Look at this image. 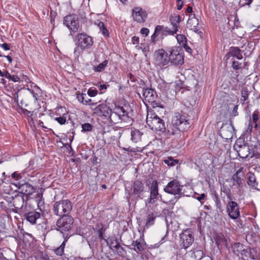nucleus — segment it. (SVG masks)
Wrapping results in <instances>:
<instances>
[{"label": "nucleus", "instance_id": "f257e3e1", "mask_svg": "<svg viewBox=\"0 0 260 260\" xmlns=\"http://www.w3.org/2000/svg\"><path fill=\"white\" fill-rule=\"evenodd\" d=\"M93 114L106 119L110 118L112 122L117 123L122 121H127L129 118L128 112L125 108L119 105H115L114 111L105 103L99 104L95 107H91Z\"/></svg>", "mask_w": 260, "mask_h": 260}, {"label": "nucleus", "instance_id": "f03ea898", "mask_svg": "<svg viewBox=\"0 0 260 260\" xmlns=\"http://www.w3.org/2000/svg\"><path fill=\"white\" fill-rule=\"evenodd\" d=\"M146 192L144 183L139 179L135 180L131 187H124L125 198L128 204H136L138 201L143 200Z\"/></svg>", "mask_w": 260, "mask_h": 260}, {"label": "nucleus", "instance_id": "7ed1b4c3", "mask_svg": "<svg viewBox=\"0 0 260 260\" xmlns=\"http://www.w3.org/2000/svg\"><path fill=\"white\" fill-rule=\"evenodd\" d=\"M75 44L76 47L74 50V55L78 56V49L82 52L90 49L93 44V40L92 37L85 32L78 33L76 36Z\"/></svg>", "mask_w": 260, "mask_h": 260}, {"label": "nucleus", "instance_id": "20e7f679", "mask_svg": "<svg viewBox=\"0 0 260 260\" xmlns=\"http://www.w3.org/2000/svg\"><path fill=\"white\" fill-rule=\"evenodd\" d=\"M183 187L184 186L181 185L179 181L174 179L167 184L164 187V190L166 193L174 195V198L170 202L175 201L176 203L180 198L187 196L183 191Z\"/></svg>", "mask_w": 260, "mask_h": 260}, {"label": "nucleus", "instance_id": "39448f33", "mask_svg": "<svg viewBox=\"0 0 260 260\" xmlns=\"http://www.w3.org/2000/svg\"><path fill=\"white\" fill-rule=\"evenodd\" d=\"M72 208V203L69 200H61L54 203L52 210L55 215L61 217L69 215Z\"/></svg>", "mask_w": 260, "mask_h": 260}, {"label": "nucleus", "instance_id": "423d86ee", "mask_svg": "<svg viewBox=\"0 0 260 260\" xmlns=\"http://www.w3.org/2000/svg\"><path fill=\"white\" fill-rule=\"evenodd\" d=\"M146 123L152 130L161 133L166 132V127L164 120L159 118L155 113L147 114Z\"/></svg>", "mask_w": 260, "mask_h": 260}, {"label": "nucleus", "instance_id": "0eeeda50", "mask_svg": "<svg viewBox=\"0 0 260 260\" xmlns=\"http://www.w3.org/2000/svg\"><path fill=\"white\" fill-rule=\"evenodd\" d=\"M234 149L237 152L238 156L242 158H251L253 156V153L251 154L250 148L243 138L238 139L234 145Z\"/></svg>", "mask_w": 260, "mask_h": 260}, {"label": "nucleus", "instance_id": "6e6552de", "mask_svg": "<svg viewBox=\"0 0 260 260\" xmlns=\"http://www.w3.org/2000/svg\"><path fill=\"white\" fill-rule=\"evenodd\" d=\"M168 52L169 53V62L171 65L177 66L184 63V52L179 47H173L168 51Z\"/></svg>", "mask_w": 260, "mask_h": 260}, {"label": "nucleus", "instance_id": "1a4fd4ad", "mask_svg": "<svg viewBox=\"0 0 260 260\" xmlns=\"http://www.w3.org/2000/svg\"><path fill=\"white\" fill-rule=\"evenodd\" d=\"M74 222V218L70 215L61 216L56 221L55 229L63 234L72 229Z\"/></svg>", "mask_w": 260, "mask_h": 260}, {"label": "nucleus", "instance_id": "9d476101", "mask_svg": "<svg viewBox=\"0 0 260 260\" xmlns=\"http://www.w3.org/2000/svg\"><path fill=\"white\" fill-rule=\"evenodd\" d=\"M194 237L191 229H186L179 234V244L181 248L186 249L193 243Z\"/></svg>", "mask_w": 260, "mask_h": 260}, {"label": "nucleus", "instance_id": "9b49d317", "mask_svg": "<svg viewBox=\"0 0 260 260\" xmlns=\"http://www.w3.org/2000/svg\"><path fill=\"white\" fill-rule=\"evenodd\" d=\"M232 250L235 255L243 260H250L253 258L250 249L239 242L234 243L232 245Z\"/></svg>", "mask_w": 260, "mask_h": 260}, {"label": "nucleus", "instance_id": "f8f14e48", "mask_svg": "<svg viewBox=\"0 0 260 260\" xmlns=\"http://www.w3.org/2000/svg\"><path fill=\"white\" fill-rule=\"evenodd\" d=\"M154 62L156 66L162 68L169 63V53L163 49H159L154 54Z\"/></svg>", "mask_w": 260, "mask_h": 260}, {"label": "nucleus", "instance_id": "ddd939ff", "mask_svg": "<svg viewBox=\"0 0 260 260\" xmlns=\"http://www.w3.org/2000/svg\"><path fill=\"white\" fill-rule=\"evenodd\" d=\"M172 121L182 132L187 131L190 126L189 119L185 115L179 112L175 113Z\"/></svg>", "mask_w": 260, "mask_h": 260}, {"label": "nucleus", "instance_id": "4468645a", "mask_svg": "<svg viewBox=\"0 0 260 260\" xmlns=\"http://www.w3.org/2000/svg\"><path fill=\"white\" fill-rule=\"evenodd\" d=\"M63 24L73 32H77L81 29L78 17L76 14H70L64 17Z\"/></svg>", "mask_w": 260, "mask_h": 260}, {"label": "nucleus", "instance_id": "2eb2a0df", "mask_svg": "<svg viewBox=\"0 0 260 260\" xmlns=\"http://www.w3.org/2000/svg\"><path fill=\"white\" fill-rule=\"evenodd\" d=\"M143 95L145 101L149 103L153 108L160 107L159 103L156 102L157 95L156 91L152 88L143 89Z\"/></svg>", "mask_w": 260, "mask_h": 260}, {"label": "nucleus", "instance_id": "dca6fc26", "mask_svg": "<svg viewBox=\"0 0 260 260\" xmlns=\"http://www.w3.org/2000/svg\"><path fill=\"white\" fill-rule=\"evenodd\" d=\"M260 114L258 110H255L250 118L247 128L246 129L247 133L251 134L254 130H258L260 129Z\"/></svg>", "mask_w": 260, "mask_h": 260}, {"label": "nucleus", "instance_id": "f3484780", "mask_svg": "<svg viewBox=\"0 0 260 260\" xmlns=\"http://www.w3.org/2000/svg\"><path fill=\"white\" fill-rule=\"evenodd\" d=\"M226 211L228 216L232 219H237L240 216V208L238 203L230 200L226 205Z\"/></svg>", "mask_w": 260, "mask_h": 260}, {"label": "nucleus", "instance_id": "a211bd4d", "mask_svg": "<svg viewBox=\"0 0 260 260\" xmlns=\"http://www.w3.org/2000/svg\"><path fill=\"white\" fill-rule=\"evenodd\" d=\"M132 16L134 21L137 23H144L147 18L148 14L143 8L140 7H135L132 10Z\"/></svg>", "mask_w": 260, "mask_h": 260}, {"label": "nucleus", "instance_id": "6ab92c4d", "mask_svg": "<svg viewBox=\"0 0 260 260\" xmlns=\"http://www.w3.org/2000/svg\"><path fill=\"white\" fill-rule=\"evenodd\" d=\"M235 129L232 122L230 123L222 124L219 130V135L223 138L226 140L232 139Z\"/></svg>", "mask_w": 260, "mask_h": 260}, {"label": "nucleus", "instance_id": "aec40b11", "mask_svg": "<svg viewBox=\"0 0 260 260\" xmlns=\"http://www.w3.org/2000/svg\"><path fill=\"white\" fill-rule=\"evenodd\" d=\"M158 183L157 180L152 181L150 186V197L147 199L148 203L153 204L158 199Z\"/></svg>", "mask_w": 260, "mask_h": 260}, {"label": "nucleus", "instance_id": "412c9836", "mask_svg": "<svg viewBox=\"0 0 260 260\" xmlns=\"http://www.w3.org/2000/svg\"><path fill=\"white\" fill-rule=\"evenodd\" d=\"M244 168L240 167L232 176L231 180L234 181L233 185H237L238 189L243 187L244 180L240 177V174L243 172Z\"/></svg>", "mask_w": 260, "mask_h": 260}, {"label": "nucleus", "instance_id": "4be33fe9", "mask_svg": "<svg viewBox=\"0 0 260 260\" xmlns=\"http://www.w3.org/2000/svg\"><path fill=\"white\" fill-rule=\"evenodd\" d=\"M24 217L30 223L35 224L37 220L41 218V213L35 210H32L24 213Z\"/></svg>", "mask_w": 260, "mask_h": 260}, {"label": "nucleus", "instance_id": "5701e85b", "mask_svg": "<svg viewBox=\"0 0 260 260\" xmlns=\"http://www.w3.org/2000/svg\"><path fill=\"white\" fill-rule=\"evenodd\" d=\"M214 239L219 249L223 247H228L227 239L223 234L216 233L214 237Z\"/></svg>", "mask_w": 260, "mask_h": 260}, {"label": "nucleus", "instance_id": "b1692460", "mask_svg": "<svg viewBox=\"0 0 260 260\" xmlns=\"http://www.w3.org/2000/svg\"><path fill=\"white\" fill-rule=\"evenodd\" d=\"M77 98L80 103L85 105L91 106V107H93V106H95L99 103H100V101L98 102H94L91 99H88L86 94L83 93L77 94Z\"/></svg>", "mask_w": 260, "mask_h": 260}, {"label": "nucleus", "instance_id": "393cba45", "mask_svg": "<svg viewBox=\"0 0 260 260\" xmlns=\"http://www.w3.org/2000/svg\"><path fill=\"white\" fill-rule=\"evenodd\" d=\"M187 27L194 32H198L199 30V21L194 17V15L190 14L189 19L187 22Z\"/></svg>", "mask_w": 260, "mask_h": 260}, {"label": "nucleus", "instance_id": "a878e982", "mask_svg": "<svg viewBox=\"0 0 260 260\" xmlns=\"http://www.w3.org/2000/svg\"><path fill=\"white\" fill-rule=\"evenodd\" d=\"M247 182L249 186L252 189L258 190V188H260L259 182L257 181L253 173L249 172L247 174Z\"/></svg>", "mask_w": 260, "mask_h": 260}, {"label": "nucleus", "instance_id": "bb28decb", "mask_svg": "<svg viewBox=\"0 0 260 260\" xmlns=\"http://www.w3.org/2000/svg\"><path fill=\"white\" fill-rule=\"evenodd\" d=\"M241 52V50L238 47H230L229 52L225 55L226 59H229L231 57H236L240 60L242 59Z\"/></svg>", "mask_w": 260, "mask_h": 260}, {"label": "nucleus", "instance_id": "cd10ccee", "mask_svg": "<svg viewBox=\"0 0 260 260\" xmlns=\"http://www.w3.org/2000/svg\"><path fill=\"white\" fill-rule=\"evenodd\" d=\"M19 189L22 194H25L27 197L32 194L35 192L34 186L28 183L19 184Z\"/></svg>", "mask_w": 260, "mask_h": 260}, {"label": "nucleus", "instance_id": "c85d7f7f", "mask_svg": "<svg viewBox=\"0 0 260 260\" xmlns=\"http://www.w3.org/2000/svg\"><path fill=\"white\" fill-rule=\"evenodd\" d=\"M181 132L182 131L179 127L174 124L172 121H171V123L168 124L167 127H166L165 132H166L167 134L169 136L179 135Z\"/></svg>", "mask_w": 260, "mask_h": 260}, {"label": "nucleus", "instance_id": "c756f323", "mask_svg": "<svg viewBox=\"0 0 260 260\" xmlns=\"http://www.w3.org/2000/svg\"><path fill=\"white\" fill-rule=\"evenodd\" d=\"M155 31L157 32L158 34L160 35V37L168 35H174L175 34L172 29L163 25H158L155 27Z\"/></svg>", "mask_w": 260, "mask_h": 260}, {"label": "nucleus", "instance_id": "7c9ffc66", "mask_svg": "<svg viewBox=\"0 0 260 260\" xmlns=\"http://www.w3.org/2000/svg\"><path fill=\"white\" fill-rule=\"evenodd\" d=\"M170 21L173 26L172 30L175 34L178 31V28L179 23L181 22V18L180 15H178L176 16H171L170 18Z\"/></svg>", "mask_w": 260, "mask_h": 260}, {"label": "nucleus", "instance_id": "2f4dec72", "mask_svg": "<svg viewBox=\"0 0 260 260\" xmlns=\"http://www.w3.org/2000/svg\"><path fill=\"white\" fill-rule=\"evenodd\" d=\"M157 212L148 211L147 212L146 222L145 226L149 228L154 223V221L156 217H158Z\"/></svg>", "mask_w": 260, "mask_h": 260}, {"label": "nucleus", "instance_id": "473e14b6", "mask_svg": "<svg viewBox=\"0 0 260 260\" xmlns=\"http://www.w3.org/2000/svg\"><path fill=\"white\" fill-rule=\"evenodd\" d=\"M105 240L109 246L110 249L114 252L115 251V249L118 246L120 245L115 236L109 237L107 239Z\"/></svg>", "mask_w": 260, "mask_h": 260}, {"label": "nucleus", "instance_id": "72a5a7b5", "mask_svg": "<svg viewBox=\"0 0 260 260\" xmlns=\"http://www.w3.org/2000/svg\"><path fill=\"white\" fill-rule=\"evenodd\" d=\"M24 198L21 195L15 196L13 200L14 207L16 209H20L24 205Z\"/></svg>", "mask_w": 260, "mask_h": 260}, {"label": "nucleus", "instance_id": "f704fd0d", "mask_svg": "<svg viewBox=\"0 0 260 260\" xmlns=\"http://www.w3.org/2000/svg\"><path fill=\"white\" fill-rule=\"evenodd\" d=\"M94 24L96 25L100 29L102 34L105 37L109 36V32L107 27L105 26L104 22L101 21V20H97L94 21Z\"/></svg>", "mask_w": 260, "mask_h": 260}, {"label": "nucleus", "instance_id": "c9c22d12", "mask_svg": "<svg viewBox=\"0 0 260 260\" xmlns=\"http://www.w3.org/2000/svg\"><path fill=\"white\" fill-rule=\"evenodd\" d=\"M132 245L134 247V250L137 253L142 252L145 249L144 245L141 242L140 240H136V241H133Z\"/></svg>", "mask_w": 260, "mask_h": 260}, {"label": "nucleus", "instance_id": "e433bc0d", "mask_svg": "<svg viewBox=\"0 0 260 260\" xmlns=\"http://www.w3.org/2000/svg\"><path fill=\"white\" fill-rule=\"evenodd\" d=\"M143 135V133L140 132L138 129H134L131 132V140L135 143L138 142L141 140V136Z\"/></svg>", "mask_w": 260, "mask_h": 260}, {"label": "nucleus", "instance_id": "4c0bfd02", "mask_svg": "<svg viewBox=\"0 0 260 260\" xmlns=\"http://www.w3.org/2000/svg\"><path fill=\"white\" fill-rule=\"evenodd\" d=\"M190 252L191 253V257L195 260H201L204 257V252L201 250L195 249L190 250Z\"/></svg>", "mask_w": 260, "mask_h": 260}, {"label": "nucleus", "instance_id": "58836bf2", "mask_svg": "<svg viewBox=\"0 0 260 260\" xmlns=\"http://www.w3.org/2000/svg\"><path fill=\"white\" fill-rule=\"evenodd\" d=\"M241 99L240 100L242 105H244L245 102L248 99L250 92L248 90L246 87H243L242 89L241 92Z\"/></svg>", "mask_w": 260, "mask_h": 260}, {"label": "nucleus", "instance_id": "ea45409f", "mask_svg": "<svg viewBox=\"0 0 260 260\" xmlns=\"http://www.w3.org/2000/svg\"><path fill=\"white\" fill-rule=\"evenodd\" d=\"M221 191L223 192L229 200H233L234 197L232 196L231 190L226 185L223 184L221 187Z\"/></svg>", "mask_w": 260, "mask_h": 260}, {"label": "nucleus", "instance_id": "a19ab883", "mask_svg": "<svg viewBox=\"0 0 260 260\" xmlns=\"http://www.w3.org/2000/svg\"><path fill=\"white\" fill-rule=\"evenodd\" d=\"M95 230H97V234L99 236V238L100 241L105 240L103 237V233L104 230L103 228V225L102 223H98L96 225ZM93 230L95 231V229L93 228Z\"/></svg>", "mask_w": 260, "mask_h": 260}, {"label": "nucleus", "instance_id": "79ce46f5", "mask_svg": "<svg viewBox=\"0 0 260 260\" xmlns=\"http://www.w3.org/2000/svg\"><path fill=\"white\" fill-rule=\"evenodd\" d=\"M108 63V60H105L103 62L100 63L98 66L94 67L93 69L95 72H101L104 71Z\"/></svg>", "mask_w": 260, "mask_h": 260}, {"label": "nucleus", "instance_id": "37998d69", "mask_svg": "<svg viewBox=\"0 0 260 260\" xmlns=\"http://www.w3.org/2000/svg\"><path fill=\"white\" fill-rule=\"evenodd\" d=\"M66 243V241H64L59 247L54 249V252L57 255L62 256L63 254Z\"/></svg>", "mask_w": 260, "mask_h": 260}, {"label": "nucleus", "instance_id": "c03bdc74", "mask_svg": "<svg viewBox=\"0 0 260 260\" xmlns=\"http://www.w3.org/2000/svg\"><path fill=\"white\" fill-rule=\"evenodd\" d=\"M176 39L180 46H183L187 43V38L184 35H177Z\"/></svg>", "mask_w": 260, "mask_h": 260}, {"label": "nucleus", "instance_id": "a18cd8bd", "mask_svg": "<svg viewBox=\"0 0 260 260\" xmlns=\"http://www.w3.org/2000/svg\"><path fill=\"white\" fill-rule=\"evenodd\" d=\"M164 162L168 166L172 167L178 164V160L177 159H174L171 157H169L164 160Z\"/></svg>", "mask_w": 260, "mask_h": 260}, {"label": "nucleus", "instance_id": "49530a36", "mask_svg": "<svg viewBox=\"0 0 260 260\" xmlns=\"http://www.w3.org/2000/svg\"><path fill=\"white\" fill-rule=\"evenodd\" d=\"M115 251L117 252V253L119 256L122 257L126 254V250L121 246V245H119L118 246V247L115 249Z\"/></svg>", "mask_w": 260, "mask_h": 260}, {"label": "nucleus", "instance_id": "de8ad7c7", "mask_svg": "<svg viewBox=\"0 0 260 260\" xmlns=\"http://www.w3.org/2000/svg\"><path fill=\"white\" fill-rule=\"evenodd\" d=\"M93 128V126L89 123H85L82 124V132H90Z\"/></svg>", "mask_w": 260, "mask_h": 260}, {"label": "nucleus", "instance_id": "09e8293b", "mask_svg": "<svg viewBox=\"0 0 260 260\" xmlns=\"http://www.w3.org/2000/svg\"><path fill=\"white\" fill-rule=\"evenodd\" d=\"M66 115L67 114H63L62 116L55 117L54 120L56 121L60 125L64 124L66 122Z\"/></svg>", "mask_w": 260, "mask_h": 260}, {"label": "nucleus", "instance_id": "8fccbe9b", "mask_svg": "<svg viewBox=\"0 0 260 260\" xmlns=\"http://www.w3.org/2000/svg\"><path fill=\"white\" fill-rule=\"evenodd\" d=\"M159 37H160V35H158L157 32H156L155 29H154V31L151 37V42L155 44L158 41Z\"/></svg>", "mask_w": 260, "mask_h": 260}, {"label": "nucleus", "instance_id": "3c124183", "mask_svg": "<svg viewBox=\"0 0 260 260\" xmlns=\"http://www.w3.org/2000/svg\"><path fill=\"white\" fill-rule=\"evenodd\" d=\"M38 207L40 210L42 211L45 210V202L44 199H38Z\"/></svg>", "mask_w": 260, "mask_h": 260}, {"label": "nucleus", "instance_id": "603ef678", "mask_svg": "<svg viewBox=\"0 0 260 260\" xmlns=\"http://www.w3.org/2000/svg\"><path fill=\"white\" fill-rule=\"evenodd\" d=\"M232 60H233V61H232V67L234 70H238L241 69L242 63H240L238 61H235L233 58H232Z\"/></svg>", "mask_w": 260, "mask_h": 260}, {"label": "nucleus", "instance_id": "864d4df0", "mask_svg": "<svg viewBox=\"0 0 260 260\" xmlns=\"http://www.w3.org/2000/svg\"><path fill=\"white\" fill-rule=\"evenodd\" d=\"M162 214L165 217L167 218L171 216L172 212H171L170 209L166 208L162 211Z\"/></svg>", "mask_w": 260, "mask_h": 260}, {"label": "nucleus", "instance_id": "5fc2aeb1", "mask_svg": "<svg viewBox=\"0 0 260 260\" xmlns=\"http://www.w3.org/2000/svg\"><path fill=\"white\" fill-rule=\"evenodd\" d=\"M87 94L90 97L95 96L98 94V90L95 89L89 88L87 91Z\"/></svg>", "mask_w": 260, "mask_h": 260}, {"label": "nucleus", "instance_id": "6e6d98bb", "mask_svg": "<svg viewBox=\"0 0 260 260\" xmlns=\"http://www.w3.org/2000/svg\"><path fill=\"white\" fill-rule=\"evenodd\" d=\"M10 77H7V79L12 80L13 82H16L19 81L20 78L17 75H11L9 73Z\"/></svg>", "mask_w": 260, "mask_h": 260}, {"label": "nucleus", "instance_id": "4d7b16f0", "mask_svg": "<svg viewBox=\"0 0 260 260\" xmlns=\"http://www.w3.org/2000/svg\"><path fill=\"white\" fill-rule=\"evenodd\" d=\"M216 207L219 209L220 211H222V204L220 199H216V201H214Z\"/></svg>", "mask_w": 260, "mask_h": 260}, {"label": "nucleus", "instance_id": "13d9d810", "mask_svg": "<svg viewBox=\"0 0 260 260\" xmlns=\"http://www.w3.org/2000/svg\"><path fill=\"white\" fill-rule=\"evenodd\" d=\"M0 76L6 78H7V77H10L9 73L5 69L2 71L0 69Z\"/></svg>", "mask_w": 260, "mask_h": 260}, {"label": "nucleus", "instance_id": "bf43d9fd", "mask_svg": "<svg viewBox=\"0 0 260 260\" xmlns=\"http://www.w3.org/2000/svg\"><path fill=\"white\" fill-rule=\"evenodd\" d=\"M176 6L178 10H180L183 6V2L182 0H176Z\"/></svg>", "mask_w": 260, "mask_h": 260}, {"label": "nucleus", "instance_id": "052dcab7", "mask_svg": "<svg viewBox=\"0 0 260 260\" xmlns=\"http://www.w3.org/2000/svg\"><path fill=\"white\" fill-rule=\"evenodd\" d=\"M141 34L144 35L145 37L147 36L149 33V30L148 28L146 27H143L140 30Z\"/></svg>", "mask_w": 260, "mask_h": 260}, {"label": "nucleus", "instance_id": "680f3d73", "mask_svg": "<svg viewBox=\"0 0 260 260\" xmlns=\"http://www.w3.org/2000/svg\"><path fill=\"white\" fill-rule=\"evenodd\" d=\"M123 149L129 152H136L138 151L137 148H131V147H128L127 148L123 147Z\"/></svg>", "mask_w": 260, "mask_h": 260}, {"label": "nucleus", "instance_id": "e2e57ef3", "mask_svg": "<svg viewBox=\"0 0 260 260\" xmlns=\"http://www.w3.org/2000/svg\"><path fill=\"white\" fill-rule=\"evenodd\" d=\"M238 105H236L234 107V109H233L232 113V115L233 116L235 117V116H236L238 115L239 113H238Z\"/></svg>", "mask_w": 260, "mask_h": 260}, {"label": "nucleus", "instance_id": "0e129e2a", "mask_svg": "<svg viewBox=\"0 0 260 260\" xmlns=\"http://www.w3.org/2000/svg\"><path fill=\"white\" fill-rule=\"evenodd\" d=\"M50 17H51V20H50L51 23L54 25V23H55V13H53L52 11H51L50 12Z\"/></svg>", "mask_w": 260, "mask_h": 260}, {"label": "nucleus", "instance_id": "69168bd1", "mask_svg": "<svg viewBox=\"0 0 260 260\" xmlns=\"http://www.w3.org/2000/svg\"><path fill=\"white\" fill-rule=\"evenodd\" d=\"M132 41L133 44L136 45L139 44V38L137 36H134L132 37Z\"/></svg>", "mask_w": 260, "mask_h": 260}, {"label": "nucleus", "instance_id": "338daca9", "mask_svg": "<svg viewBox=\"0 0 260 260\" xmlns=\"http://www.w3.org/2000/svg\"><path fill=\"white\" fill-rule=\"evenodd\" d=\"M12 177L13 178H14L16 180L19 179L20 178H21V176H20V174H18L17 172H14L12 175Z\"/></svg>", "mask_w": 260, "mask_h": 260}, {"label": "nucleus", "instance_id": "774afa93", "mask_svg": "<svg viewBox=\"0 0 260 260\" xmlns=\"http://www.w3.org/2000/svg\"><path fill=\"white\" fill-rule=\"evenodd\" d=\"M1 47L5 50H9L10 49V47L7 43H3L0 45Z\"/></svg>", "mask_w": 260, "mask_h": 260}]
</instances>
